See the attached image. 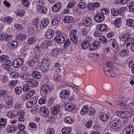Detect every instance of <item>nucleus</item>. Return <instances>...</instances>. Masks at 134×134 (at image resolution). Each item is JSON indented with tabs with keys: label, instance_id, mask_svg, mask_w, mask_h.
<instances>
[{
	"label": "nucleus",
	"instance_id": "nucleus-1",
	"mask_svg": "<svg viewBox=\"0 0 134 134\" xmlns=\"http://www.w3.org/2000/svg\"><path fill=\"white\" fill-rule=\"evenodd\" d=\"M50 62L49 60L46 59H43L41 61L40 65L41 70L44 72H47L49 69Z\"/></svg>",
	"mask_w": 134,
	"mask_h": 134
},
{
	"label": "nucleus",
	"instance_id": "nucleus-2",
	"mask_svg": "<svg viewBox=\"0 0 134 134\" xmlns=\"http://www.w3.org/2000/svg\"><path fill=\"white\" fill-rule=\"evenodd\" d=\"M121 122L118 118H114L110 122L109 125L110 127L113 129H117L121 125Z\"/></svg>",
	"mask_w": 134,
	"mask_h": 134
},
{
	"label": "nucleus",
	"instance_id": "nucleus-3",
	"mask_svg": "<svg viewBox=\"0 0 134 134\" xmlns=\"http://www.w3.org/2000/svg\"><path fill=\"white\" fill-rule=\"evenodd\" d=\"M24 63V60L22 58H19L16 59L12 62V65L15 68H18L22 65Z\"/></svg>",
	"mask_w": 134,
	"mask_h": 134
},
{
	"label": "nucleus",
	"instance_id": "nucleus-4",
	"mask_svg": "<svg viewBox=\"0 0 134 134\" xmlns=\"http://www.w3.org/2000/svg\"><path fill=\"white\" fill-rule=\"evenodd\" d=\"M109 43L111 46V49L114 51H117L119 49V45L115 40L111 38L109 41Z\"/></svg>",
	"mask_w": 134,
	"mask_h": 134
},
{
	"label": "nucleus",
	"instance_id": "nucleus-5",
	"mask_svg": "<svg viewBox=\"0 0 134 134\" xmlns=\"http://www.w3.org/2000/svg\"><path fill=\"white\" fill-rule=\"evenodd\" d=\"M100 5L99 2L88 3L87 4V9L88 10L92 11L99 7Z\"/></svg>",
	"mask_w": 134,
	"mask_h": 134
},
{
	"label": "nucleus",
	"instance_id": "nucleus-6",
	"mask_svg": "<svg viewBox=\"0 0 134 134\" xmlns=\"http://www.w3.org/2000/svg\"><path fill=\"white\" fill-rule=\"evenodd\" d=\"M37 100V97H34L30 99L26 102V107L27 108H31L34 105L36 104Z\"/></svg>",
	"mask_w": 134,
	"mask_h": 134
},
{
	"label": "nucleus",
	"instance_id": "nucleus-7",
	"mask_svg": "<svg viewBox=\"0 0 134 134\" xmlns=\"http://www.w3.org/2000/svg\"><path fill=\"white\" fill-rule=\"evenodd\" d=\"M13 36L6 33H2L0 34V40L3 41H9L12 40Z\"/></svg>",
	"mask_w": 134,
	"mask_h": 134
},
{
	"label": "nucleus",
	"instance_id": "nucleus-8",
	"mask_svg": "<svg viewBox=\"0 0 134 134\" xmlns=\"http://www.w3.org/2000/svg\"><path fill=\"white\" fill-rule=\"evenodd\" d=\"M40 113L42 117L44 118L48 117L49 114L48 108L45 107H42L40 109Z\"/></svg>",
	"mask_w": 134,
	"mask_h": 134
},
{
	"label": "nucleus",
	"instance_id": "nucleus-9",
	"mask_svg": "<svg viewBox=\"0 0 134 134\" xmlns=\"http://www.w3.org/2000/svg\"><path fill=\"white\" fill-rule=\"evenodd\" d=\"M104 18V15L103 13H97L95 14L94 20L97 23H100L103 21Z\"/></svg>",
	"mask_w": 134,
	"mask_h": 134
},
{
	"label": "nucleus",
	"instance_id": "nucleus-10",
	"mask_svg": "<svg viewBox=\"0 0 134 134\" xmlns=\"http://www.w3.org/2000/svg\"><path fill=\"white\" fill-rule=\"evenodd\" d=\"M65 35H57L54 38V40L57 41L59 44L63 43L65 42Z\"/></svg>",
	"mask_w": 134,
	"mask_h": 134
},
{
	"label": "nucleus",
	"instance_id": "nucleus-11",
	"mask_svg": "<svg viewBox=\"0 0 134 134\" xmlns=\"http://www.w3.org/2000/svg\"><path fill=\"white\" fill-rule=\"evenodd\" d=\"M100 45V43L99 41H95L90 44L89 50L90 51L94 50L96 49Z\"/></svg>",
	"mask_w": 134,
	"mask_h": 134
},
{
	"label": "nucleus",
	"instance_id": "nucleus-12",
	"mask_svg": "<svg viewBox=\"0 0 134 134\" xmlns=\"http://www.w3.org/2000/svg\"><path fill=\"white\" fill-rule=\"evenodd\" d=\"M50 90V87L48 85H43L40 88V92L41 95L47 93Z\"/></svg>",
	"mask_w": 134,
	"mask_h": 134
},
{
	"label": "nucleus",
	"instance_id": "nucleus-13",
	"mask_svg": "<svg viewBox=\"0 0 134 134\" xmlns=\"http://www.w3.org/2000/svg\"><path fill=\"white\" fill-rule=\"evenodd\" d=\"M60 109V106L59 105H55L52 107L51 110V115L52 116H55L57 115L59 112Z\"/></svg>",
	"mask_w": 134,
	"mask_h": 134
},
{
	"label": "nucleus",
	"instance_id": "nucleus-14",
	"mask_svg": "<svg viewBox=\"0 0 134 134\" xmlns=\"http://www.w3.org/2000/svg\"><path fill=\"white\" fill-rule=\"evenodd\" d=\"M54 34V31L52 29H49L46 32L45 36L46 38L50 39L53 36Z\"/></svg>",
	"mask_w": 134,
	"mask_h": 134
},
{
	"label": "nucleus",
	"instance_id": "nucleus-15",
	"mask_svg": "<svg viewBox=\"0 0 134 134\" xmlns=\"http://www.w3.org/2000/svg\"><path fill=\"white\" fill-rule=\"evenodd\" d=\"M125 130V134H133L134 131V127L131 125H127Z\"/></svg>",
	"mask_w": 134,
	"mask_h": 134
},
{
	"label": "nucleus",
	"instance_id": "nucleus-16",
	"mask_svg": "<svg viewBox=\"0 0 134 134\" xmlns=\"http://www.w3.org/2000/svg\"><path fill=\"white\" fill-rule=\"evenodd\" d=\"M70 94V92L69 91L64 90L60 93L59 95L61 98L66 99L69 97Z\"/></svg>",
	"mask_w": 134,
	"mask_h": 134
},
{
	"label": "nucleus",
	"instance_id": "nucleus-17",
	"mask_svg": "<svg viewBox=\"0 0 134 134\" xmlns=\"http://www.w3.org/2000/svg\"><path fill=\"white\" fill-rule=\"evenodd\" d=\"M64 22L66 23H70L74 22L75 20L74 18L70 16L66 15L63 18Z\"/></svg>",
	"mask_w": 134,
	"mask_h": 134
},
{
	"label": "nucleus",
	"instance_id": "nucleus-18",
	"mask_svg": "<svg viewBox=\"0 0 134 134\" xmlns=\"http://www.w3.org/2000/svg\"><path fill=\"white\" fill-rule=\"evenodd\" d=\"M7 99L5 102L6 105H13L14 103L15 98L9 94L6 98Z\"/></svg>",
	"mask_w": 134,
	"mask_h": 134
},
{
	"label": "nucleus",
	"instance_id": "nucleus-19",
	"mask_svg": "<svg viewBox=\"0 0 134 134\" xmlns=\"http://www.w3.org/2000/svg\"><path fill=\"white\" fill-rule=\"evenodd\" d=\"M7 116L9 118H14L17 117V111L15 110H11L8 112Z\"/></svg>",
	"mask_w": 134,
	"mask_h": 134
},
{
	"label": "nucleus",
	"instance_id": "nucleus-20",
	"mask_svg": "<svg viewBox=\"0 0 134 134\" xmlns=\"http://www.w3.org/2000/svg\"><path fill=\"white\" fill-rule=\"evenodd\" d=\"M51 45V42L50 41L44 40L41 42L40 46L43 49H45Z\"/></svg>",
	"mask_w": 134,
	"mask_h": 134
},
{
	"label": "nucleus",
	"instance_id": "nucleus-21",
	"mask_svg": "<svg viewBox=\"0 0 134 134\" xmlns=\"http://www.w3.org/2000/svg\"><path fill=\"white\" fill-rule=\"evenodd\" d=\"M25 115L24 111L22 110H19V111H17V116H19L18 120L19 121H23L25 120L24 116Z\"/></svg>",
	"mask_w": 134,
	"mask_h": 134
},
{
	"label": "nucleus",
	"instance_id": "nucleus-22",
	"mask_svg": "<svg viewBox=\"0 0 134 134\" xmlns=\"http://www.w3.org/2000/svg\"><path fill=\"white\" fill-rule=\"evenodd\" d=\"M49 22V20L48 19H44L40 24V28L43 29L46 28L48 25Z\"/></svg>",
	"mask_w": 134,
	"mask_h": 134
},
{
	"label": "nucleus",
	"instance_id": "nucleus-23",
	"mask_svg": "<svg viewBox=\"0 0 134 134\" xmlns=\"http://www.w3.org/2000/svg\"><path fill=\"white\" fill-rule=\"evenodd\" d=\"M99 119L102 121H105L108 120V116L106 114L103 113H100L99 114Z\"/></svg>",
	"mask_w": 134,
	"mask_h": 134
},
{
	"label": "nucleus",
	"instance_id": "nucleus-24",
	"mask_svg": "<svg viewBox=\"0 0 134 134\" xmlns=\"http://www.w3.org/2000/svg\"><path fill=\"white\" fill-rule=\"evenodd\" d=\"M105 73L107 76L110 77H113L115 76V74L111 69L104 68L103 69Z\"/></svg>",
	"mask_w": 134,
	"mask_h": 134
},
{
	"label": "nucleus",
	"instance_id": "nucleus-25",
	"mask_svg": "<svg viewBox=\"0 0 134 134\" xmlns=\"http://www.w3.org/2000/svg\"><path fill=\"white\" fill-rule=\"evenodd\" d=\"M82 23L83 25L85 26L88 27L91 24L92 20L91 18L87 17L83 20Z\"/></svg>",
	"mask_w": 134,
	"mask_h": 134
},
{
	"label": "nucleus",
	"instance_id": "nucleus-26",
	"mask_svg": "<svg viewBox=\"0 0 134 134\" xmlns=\"http://www.w3.org/2000/svg\"><path fill=\"white\" fill-rule=\"evenodd\" d=\"M31 75L33 78L36 79H39L41 77V75L40 73L36 71H33L31 72Z\"/></svg>",
	"mask_w": 134,
	"mask_h": 134
},
{
	"label": "nucleus",
	"instance_id": "nucleus-27",
	"mask_svg": "<svg viewBox=\"0 0 134 134\" xmlns=\"http://www.w3.org/2000/svg\"><path fill=\"white\" fill-rule=\"evenodd\" d=\"M15 38L18 41H21L24 39L26 38V36L22 34H17L15 36Z\"/></svg>",
	"mask_w": 134,
	"mask_h": 134
},
{
	"label": "nucleus",
	"instance_id": "nucleus-28",
	"mask_svg": "<svg viewBox=\"0 0 134 134\" xmlns=\"http://www.w3.org/2000/svg\"><path fill=\"white\" fill-rule=\"evenodd\" d=\"M122 20L120 18H117L114 21V25L118 28H119L121 26Z\"/></svg>",
	"mask_w": 134,
	"mask_h": 134
},
{
	"label": "nucleus",
	"instance_id": "nucleus-29",
	"mask_svg": "<svg viewBox=\"0 0 134 134\" xmlns=\"http://www.w3.org/2000/svg\"><path fill=\"white\" fill-rule=\"evenodd\" d=\"M117 104L123 107L128 106L130 107H134V102L132 101L129 102L128 104H125L121 102H118Z\"/></svg>",
	"mask_w": 134,
	"mask_h": 134
},
{
	"label": "nucleus",
	"instance_id": "nucleus-30",
	"mask_svg": "<svg viewBox=\"0 0 134 134\" xmlns=\"http://www.w3.org/2000/svg\"><path fill=\"white\" fill-rule=\"evenodd\" d=\"M134 42V39L132 38L129 37L126 40L125 42V44L126 45V47L127 48L132 44Z\"/></svg>",
	"mask_w": 134,
	"mask_h": 134
},
{
	"label": "nucleus",
	"instance_id": "nucleus-31",
	"mask_svg": "<svg viewBox=\"0 0 134 134\" xmlns=\"http://www.w3.org/2000/svg\"><path fill=\"white\" fill-rule=\"evenodd\" d=\"M97 30H100V31L105 32L107 30V27L106 25L104 24H100L98 25L97 27Z\"/></svg>",
	"mask_w": 134,
	"mask_h": 134
},
{
	"label": "nucleus",
	"instance_id": "nucleus-32",
	"mask_svg": "<svg viewBox=\"0 0 134 134\" xmlns=\"http://www.w3.org/2000/svg\"><path fill=\"white\" fill-rule=\"evenodd\" d=\"M114 63L111 61H109L106 62V65L104 66L103 69H110L113 68L114 65Z\"/></svg>",
	"mask_w": 134,
	"mask_h": 134
},
{
	"label": "nucleus",
	"instance_id": "nucleus-33",
	"mask_svg": "<svg viewBox=\"0 0 134 134\" xmlns=\"http://www.w3.org/2000/svg\"><path fill=\"white\" fill-rule=\"evenodd\" d=\"M60 50L57 48H54L52 49L51 52L52 56L54 57H57L59 55Z\"/></svg>",
	"mask_w": 134,
	"mask_h": 134
},
{
	"label": "nucleus",
	"instance_id": "nucleus-34",
	"mask_svg": "<svg viewBox=\"0 0 134 134\" xmlns=\"http://www.w3.org/2000/svg\"><path fill=\"white\" fill-rule=\"evenodd\" d=\"M35 92V90H30L24 97V100H26L29 99L34 95Z\"/></svg>",
	"mask_w": 134,
	"mask_h": 134
},
{
	"label": "nucleus",
	"instance_id": "nucleus-35",
	"mask_svg": "<svg viewBox=\"0 0 134 134\" xmlns=\"http://www.w3.org/2000/svg\"><path fill=\"white\" fill-rule=\"evenodd\" d=\"M9 57L6 55H2L0 56V63H4L9 60Z\"/></svg>",
	"mask_w": 134,
	"mask_h": 134
},
{
	"label": "nucleus",
	"instance_id": "nucleus-36",
	"mask_svg": "<svg viewBox=\"0 0 134 134\" xmlns=\"http://www.w3.org/2000/svg\"><path fill=\"white\" fill-rule=\"evenodd\" d=\"M37 11L40 13H44L46 12L47 9L44 6L41 5L39 6L37 9Z\"/></svg>",
	"mask_w": 134,
	"mask_h": 134
},
{
	"label": "nucleus",
	"instance_id": "nucleus-37",
	"mask_svg": "<svg viewBox=\"0 0 134 134\" xmlns=\"http://www.w3.org/2000/svg\"><path fill=\"white\" fill-rule=\"evenodd\" d=\"M9 95V92L5 90L4 89H0V98L4 96V97L6 98Z\"/></svg>",
	"mask_w": 134,
	"mask_h": 134
},
{
	"label": "nucleus",
	"instance_id": "nucleus-38",
	"mask_svg": "<svg viewBox=\"0 0 134 134\" xmlns=\"http://www.w3.org/2000/svg\"><path fill=\"white\" fill-rule=\"evenodd\" d=\"M17 129V126L15 125H12L8 128L7 132L10 133H13Z\"/></svg>",
	"mask_w": 134,
	"mask_h": 134
},
{
	"label": "nucleus",
	"instance_id": "nucleus-39",
	"mask_svg": "<svg viewBox=\"0 0 134 134\" xmlns=\"http://www.w3.org/2000/svg\"><path fill=\"white\" fill-rule=\"evenodd\" d=\"M88 105H84L80 111V113L81 115H84L88 112Z\"/></svg>",
	"mask_w": 134,
	"mask_h": 134
},
{
	"label": "nucleus",
	"instance_id": "nucleus-40",
	"mask_svg": "<svg viewBox=\"0 0 134 134\" xmlns=\"http://www.w3.org/2000/svg\"><path fill=\"white\" fill-rule=\"evenodd\" d=\"M126 23L128 26L132 28L134 27V20L133 19H128L127 20Z\"/></svg>",
	"mask_w": 134,
	"mask_h": 134
},
{
	"label": "nucleus",
	"instance_id": "nucleus-41",
	"mask_svg": "<svg viewBox=\"0 0 134 134\" xmlns=\"http://www.w3.org/2000/svg\"><path fill=\"white\" fill-rule=\"evenodd\" d=\"M89 45V43H88L87 41H83L81 44V46L82 49L83 50L87 49L88 48Z\"/></svg>",
	"mask_w": 134,
	"mask_h": 134
},
{
	"label": "nucleus",
	"instance_id": "nucleus-42",
	"mask_svg": "<svg viewBox=\"0 0 134 134\" xmlns=\"http://www.w3.org/2000/svg\"><path fill=\"white\" fill-rule=\"evenodd\" d=\"M131 34L130 33H126L124 34L123 35L121 36L120 38V40L122 41H124L125 42L131 36Z\"/></svg>",
	"mask_w": 134,
	"mask_h": 134
},
{
	"label": "nucleus",
	"instance_id": "nucleus-43",
	"mask_svg": "<svg viewBox=\"0 0 134 134\" xmlns=\"http://www.w3.org/2000/svg\"><path fill=\"white\" fill-rule=\"evenodd\" d=\"M7 120L2 118L0 119V127L2 128H4L6 125L7 123Z\"/></svg>",
	"mask_w": 134,
	"mask_h": 134
},
{
	"label": "nucleus",
	"instance_id": "nucleus-44",
	"mask_svg": "<svg viewBox=\"0 0 134 134\" xmlns=\"http://www.w3.org/2000/svg\"><path fill=\"white\" fill-rule=\"evenodd\" d=\"M60 7V3H57L53 6L52 10L54 12H57L59 10Z\"/></svg>",
	"mask_w": 134,
	"mask_h": 134
},
{
	"label": "nucleus",
	"instance_id": "nucleus-45",
	"mask_svg": "<svg viewBox=\"0 0 134 134\" xmlns=\"http://www.w3.org/2000/svg\"><path fill=\"white\" fill-rule=\"evenodd\" d=\"M119 54L121 57H125L129 55V52L127 50L124 49L120 51L119 52Z\"/></svg>",
	"mask_w": 134,
	"mask_h": 134
},
{
	"label": "nucleus",
	"instance_id": "nucleus-46",
	"mask_svg": "<svg viewBox=\"0 0 134 134\" xmlns=\"http://www.w3.org/2000/svg\"><path fill=\"white\" fill-rule=\"evenodd\" d=\"M13 19L12 17L10 16H7L4 17L3 20H1L3 21L4 23H5L7 24H9L11 23L13 21Z\"/></svg>",
	"mask_w": 134,
	"mask_h": 134
},
{
	"label": "nucleus",
	"instance_id": "nucleus-47",
	"mask_svg": "<svg viewBox=\"0 0 134 134\" xmlns=\"http://www.w3.org/2000/svg\"><path fill=\"white\" fill-rule=\"evenodd\" d=\"M65 122L67 123L72 124L74 123V120L73 118L70 116L66 117L64 119Z\"/></svg>",
	"mask_w": 134,
	"mask_h": 134
},
{
	"label": "nucleus",
	"instance_id": "nucleus-48",
	"mask_svg": "<svg viewBox=\"0 0 134 134\" xmlns=\"http://www.w3.org/2000/svg\"><path fill=\"white\" fill-rule=\"evenodd\" d=\"M73 104L71 103H66L65 104V109L66 110L68 111H72L73 109L72 107Z\"/></svg>",
	"mask_w": 134,
	"mask_h": 134
},
{
	"label": "nucleus",
	"instance_id": "nucleus-49",
	"mask_svg": "<svg viewBox=\"0 0 134 134\" xmlns=\"http://www.w3.org/2000/svg\"><path fill=\"white\" fill-rule=\"evenodd\" d=\"M72 131V130L70 127H66L63 128L62 131L63 134H68Z\"/></svg>",
	"mask_w": 134,
	"mask_h": 134
},
{
	"label": "nucleus",
	"instance_id": "nucleus-50",
	"mask_svg": "<svg viewBox=\"0 0 134 134\" xmlns=\"http://www.w3.org/2000/svg\"><path fill=\"white\" fill-rule=\"evenodd\" d=\"M110 11L111 14L113 16H115L117 15L119 13V10L113 8H111Z\"/></svg>",
	"mask_w": 134,
	"mask_h": 134
},
{
	"label": "nucleus",
	"instance_id": "nucleus-51",
	"mask_svg": "<svg viewBox=\"0 0 134 134\" xmlns=\"http://www.w3.org/2000/svg\"><path fill=\"white\" fill-rule=\"evenodd\" d=\"M15 93L16 94L19 95L23 92L22 88L20 86L16 87L14 89Z\"/></svg>",
	"mask_w": 134,
	"mask_h": 134
},
{
	"label": "nucleus",
	"instance_id": "nucleus-52",
	"mask_svg": "<svg viewBox=\"0 0 134 134\" xmlns=\"http://www.w3.org/2000/svg\"><path fill=\"white\" fill-rule=\"evenodd\" d=\"M47 101V97L45 96L39 99L38 103L40 104H42L45 103Z\"/></svg>",
	"mask_w": 134,
	"mask_h": 134
},
{
	"label": "nucleus",
	"instance_id": "nucleus-53",
	"mask_svg": "<svg viewBox=\"0 0 134 134\" xmlns=\"http://www.w3.org/2000/svg\"><path fill=\"white\" fill-rule=\"evenodd\" d=\"M76 3L75 1H70L68 4L67 9L68 11L69 10V9L72 8L75 5Z\"/></svg>",
	"mask_w": 134,
	"mask_h": 134
},
{
	"label": "nucleus",
	"instance_id": "nucleus-54",
	"mask_svg": "<svg viewBox=\"0 0 134 134\" xmlns=\"http://www.w3.org/2000/svg\"><path fill=\"white\" fill-rule=\"evenodd\" d=\"M59 20V19L57 17L55 18L51 21V23L53 26L57 25H58Z\"/></svg>",
	"mask_w": 134,
	"mask_h": 134
},
{
	"label": "nucleus",
	"instance_id": "nucleus-55",
	"mask_svg": "<svg viewBox=\"0 0 134 134\" xmlns=\"http://www.w3.org/2000/svg\"><path fill=\"white\" fill-rule=\"evenodd\" d=\"M36 39L37 37L36 36H32L28 39V42L29 44H32L35 42Z\"/></svg>",
	"mask_w": 134,
	"mask_h": 134
},
{
	"label": "nucleus",
	"instance_id": "nucleus-56",
	"mask_svg": "<svg viewBox=\"0 0 134 134\" xmlns=\"http://www.w3.org/2000/svg\"><path fill=\"white\" fill-rule=\"evenodd\" d=\"M70 37L71 40L75 44H77L78 42V37L70 35Z\"/></svg>",
	"mask_w": 134,
	"mask_h": 134
},
{
	"label": "nucleus",
	"instance_id": "nucleus-57",
	"mask_svg": "<svg viewBox=\"0 0 134 134\" xmlns=\"http://www.w3.org/2000/svg\"><path fill=\"white\" fill-rule=\"evenodd\" d=\"M86 4L83 2H79L77 5L78 7L81 9H85L86 7Z\"/></svg>",
	"mask_w": 134,
	"mask_h": 134
},
{
	"label": "nucleus",
	"instance_id": "nucleus-58",
	"mask_svg": "<svg viewBox=\"0 0 134 134\" xmlns=\"http://www.w3.org/2000/svg\"><path fill=\"white\" fill-rule=\"evenodd\" d=\"M37 127V125L34 122H31L29 124V128L30 130H33L36 129Z\"/></svg>",
	"mask_w": 134,
	"mask_h": 134
},
{
	"label": "nucleus",
	"instance_id": "nucleus-59",
	"mask_svg": "<svg viewBox=\"0 0 134 134\" xmlns=\"http://www.w3.org/2000/svg\"><path fill=\"white\" fill-rule=\"evenodd\" d=\"M39 23V19L38 18L34 19L32 21L33 25L36 28L38 27V24Z\"/></svg>",
	"mask_w": 134,
	"mask_h": 134
},
{
	"label": "nucleus",
	"instance_id": "nucleus-60",
	"mask_svg": "<svg viewBox=\"0 0 134 134\" xmlns=\"http://www.w3.org/2000/svg\"><path fill=\"white\" fill-rule=\"evenodd\" d=\"M10 75H12V76L13 78L14 79H17L20 76V73L18 71H15L12 74L10 73L9 74Z\"/></svg>",
	"mask_w": 134,
	"mask_h": 134
},
{
	"label": "nucleus",
	"instance_id": "nucleus-61",
	"mask_svg": "<svg viewBox=\"0 0 134 134\" xmlns=\"http://www.w3.org/2000/svg\"><path fill=\"white\" fill-rule=\"evenodd\" d=\"M128 66L130 67H132L134 66V58L132 57L129 59L128 63Z\"/></svg>",
	"mask_w": 134,
	"mask_h": 134
},
{
	"label": "nucleus",
	"instance_id": "nucleus-62",
	"mask_svg": "<svg viewBox=\"0 0 134 134\" xmlns=\"http://www.w3.org/2000/svg\"><path fill=\"white\" fill-rule=\"evenodd\" d=\"M99 40L100 42L104 44H106L108 42V40L107 38L103 36L100 37Z\"/></svg>",
	"mask_w": 134,
	"mask_h": 134
},
{
	"label": "nucleus",
	"instance_id": "nucleus-63",
	"mask_svg": "<svg viewBox=\"0 0 134 134\" xmlns=\"http://www.w3.org/2000/svg\"><path fill=\"white\" fill-rule=\"evenodd\" d=\"M129 113L128 111L122 112L120 114V116L121 118H128Z\"/></svg>",
	"mask_w": 134,
	"mask_h": 134
},
{
	"label": "nucleus",
	"instance_id": "nucleus-64",
	"mask_svg": "<svg viewBox=\"0 0 134 134\" xmlns=\"http://www.w3.org/2000/svg\"><path fill=\"white\" fill-rule=\"evenodd\" d=\"M22 108V105L18 103H15L14 106V109L16 110H19Z\"/></svg>",
	"mask_w": 134,
	"mask_h": 134
}]
</instances>
